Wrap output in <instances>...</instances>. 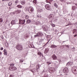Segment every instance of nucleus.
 I'll list each match as a JSON object with an SVG mask.
<instances>
[{"label":"nucleus","mask_w":77,"mask_h":77,"mask_svg":"<svg viewBox=\"0 0 77 77\" xmlns=\"http://www.w3.org/2000/svg\"><path fill=\"white\" fill-rule=\"evenodd\" d=\"M14 66V64H10V66L9 67V69L10 71H16L17 70V67Z\"/></svg>","instance_id":"obj_1"},{"label":"nucleus","mask_w":77,"mask_h":77,"mask_svg":"<svg viewBox=\"0 0 77 77\" xmlns=\"http://www.w3.org/2000/svg\"><path fill=\"white\" fill-rule=\"evenodd\" d=\"M77 66H73L72 67V72L74 74H77Z\"/></svg>","instance_id":"obj_2"},{"label":"nucleus","mask_w":77,"mask_h":77,"mask_svg":"<svg viewBox=\"0 0 77 77\" xmlns=\"http://www.w3.org/2000/svg\"><path fill=\"white\" fill-rule=\"evenodd\" d=\"M16 48V49L18 50H19V51H21V50H23V46L20 45L18 44L17 45Z\"/></svg>","instance_id":"obj_3"},{"label":"nucleus","mask_w":77,"mask_h":77,"mask_svg":"<svg viewBox=\"0 0 77 77\" xmlns=\"http://www.w3.org/2000/svg\"><path fill=\"white\" fill-rule=\"evenodd\" d=\"M45 9H47V10L48 11H50V10L51 9V6H50V5L49 4H47L45 5Z\"/></svg>","instance_id":"obj_4"},{"label":"nucleus","mask_w":77,"mask_h":77,"mask_svg":"<svg viewBox=\"0 0 77 77\" xmlns=\"http://www.w3.org/2000/svg\"><path fill=\"white\" fill-rule=\"evenodd\" d=\"M34 8L32 7H30L29 8L28 12L30 14H32V12H33Z\"/></svg>","instance_id":"obj_5"},{"label":"nucleus","mask_w":77,"mask_h":77,"mask_svg":"<svg viewBox=\"0 0 77 77\" xmlns=\"http://www.w3.org/2000/svg\"><path fill=\"white\" fill-rule=\"evenodd\" d=\"M25 22H26V20H23L19 19V24H22L23 25V24H24Z\"/></svg>","instance_id":"obj_6"},{"label":"nucleus","mask_w":77,"mask_h":77,"mask_svg":"<svg viewBox=\"0 0 77 77\" xmlns=\"http://www.w3.org/2000/svg\"><path fill=\"white\" fill-rule=\"evenodd\" d=\"M54 71V68L51 67L50 69L49 70L48 72L51 74L53 73Z\"/></svg>","instance_id":"obj_7"},{"label":"nucleus","mask_w":77,"mask_h":77,"mask_svg":"<svg viewBox=\"0 0 77 77\" xmlns=\"http://www.w3.org/2000/svg\"><path fill=\"white\" fill-rule=\"evenodd\" d=\"M63 71L64 73L65 74L68 73V69L67 67H65L63 69Z\"/></svg>","instance_id":"obj_8"},{"label":"nucleus","mask_w":77,"mask_h":77,"mask_svg":"<svg viewBox=\"0 0 77 77\" xmlns=\"http://www.w3.org/2000/svg\"><path fill=\"white\" fill-rule=\"evenodd\" d=\"M41 27L42 29H43V30H44V31H47V30H48V29H46V25H43L42 26H41Z\"/></svg>","instance_id":"obj_9"},{"label":"nucleus","mask_w":77,"mask_h":77,"mask_svg":"<svg viewBox=\"0 0 77 77\" xmlns=\"http://www.w3.org/2000/svg\"><path fill=\"white\" fill-rule=\"evenodd\" d=\"M51 58H52L53 59V60H57V56H56L55 54H53L51 57Z\"/></svg>","instance_id":"obj_10"},{"label":"nucleus","mask_w":77,"mask_h":77,"mask_svg":"<svg viewBox=\"0 0 77 77\" xmlns=\"http://www.w3.org/2000/svg\"><path fill=\"white\" fill-rule=\"evenodd\" d=\"M72 63H73L72 62H69L67 63L66 66L67 67H68L69 66H71V65H72Z\"/></svg>","instance_id":"obj_11"},{"label":"nucleus","mask_w":77,"mask_h":77,"mask_svg":"<svg viewBox=\"0 0 77 77\" xmlns=\"http://www.w3.org/2000/svg\"><path fill=\"white\" fill-rule=\"evenodd\" d=\"M53 17H54V15L53 14H50L48 17V18H49V19H52L53 18Z\"/></svg>","instance_id":"obj_12"},{"label":"nucleus","mask_w":77,"mask_h":77,"mask_svg":"<svg viewBox=\"0 0 77 77\" xmlns=\"http://www.w3.org/2000/svg\"><path fill=\"white\" fill-rule=\"evenodd\" d=\"M37 18H42V17L41 15L40 14H37V16H36Z\"/></svg>","instance_id":"obj_13"},{"label":"nucleus","mask_w":77,"mask_h":77,"mask_svg":"<svg viewBox=\"0 0 77 77\" xmlns=\"http://www.w3.org/2000/svg\"><path fill=\"white\" fill-rule=\"evenodd\" d=\"M37 54L40 57H41V56L42 57H43V54H42V53L39 51L38 52Z\"/></svg>","instance_id":"obj_14"},{"label":"nucleus","mask_w":77,"mask_h":77,"mask_svg":"<svg viewBox=\"0 0 77 77\" xmlns=\"http://www.w3.org/2000/svg\"><path fill=\"white\" fill-rule=\"evenodd\" d=\"M11 25H14V24H16V21L15 20H12L11 22Z\"/></svg>","instance_id":"obj_15"},{"label":"nucleus","mask_w":77,"mask_h":77,"mask_svg":"<svg viewBox=\"0 0 77 77\" xmlns=\"http://www.w3.org/2000/svg\"><path fill=\"white\" fill-rule=\"evenodd\" d=\"M43 35V34L41 32H39L37 33V35L38 36H42V35Z\"/></svg>","instance_id":"obj_16"},{"label":"nucleus","mask_w":77,"mask_h":77,"mask_svg":"<svg viewBox=\"0 0 77 77\" xmlns=\"http://www.w3.org/2000/svg\"><path fill=\"white\" fill-rule=\"evenodd\" d=\"M48 51H49V49L48 48L45 49L44 52L45 54H47V53H48Z\"/></svg>","instance_id":"obj_17"},{"label":"nucleus","mask_w":77,"mask_h":77,"mask_svg":"<svg viewBox=\"0 0 77 77\" xmlns=\"http://www.w3.org/2000/svg\"><path fill=\"white\" fill-rule=\"evenodd\" d=\"M57 46L55 45H52L51 46V48H57Z\"/></svg>","instance_id":"obj_18"},{"label":"nucleus","mask_w":77,"mask_h":77,"mask_svg":"<svg viewBox=\"0 0 77 77\" xmlns=\"http://www.w3.org/2000/svg\"><path fill=\"white\" fill-rule=\"evenodd\" d=\"M43 11V10L42 8L40 7V8H38V11L39 12H41L42 11Z\"/></svg>","instance_id":"obj_19"},{"label":"nucleus","mask_w":77,"mask_h":77,"mask_svg":"<svg viewBox=\"0 0 77 77\" xmlns=\"http://www.w3.org/2000/svg\"><path fill=\"white\" fill-rule=\"evenodd\" d=\"M3 51L4 52V54L5 55V56H6V55H7V54H8L7 50H6V49H5Z\"/></svg>","instance_id":"obj_20"},{"label":"nucleus","mask_w":77,"mask_h":77,"mask_svg":"<svg viewBox=\"0 0 77 77\" xmlns=\"http://www.w3.org/2000/svg\"><path fill=\"white\" fill-rule=\"evenodd\" d=\"M59 63L56 62V63L55 64V66L56 68H58V67L59 66Z\"/></svg>","instance_id":"obj_21"},{"label":"nucleus","mask_w":77,"mask_h":77,"mask_svg":"<svg viewBox=\"0 0 77 77\" xmlns=\"http://www.w3.org/2000/svg\"><path fill=\"white\" fill-rule=\"evenodd\" d=\"M31 21H32V20L30 19L27 20L26 22V24H29V23H30L31 22Z\"/></svg>","instance_id":"obj_22"},{"label":"nucleus","mask_w":77,"mask_h":77,"mask_svg":"<svg viewBox=\"0 0 77 77\" xmlns=\"http://www.w3.org/2000/svg\"><path fill=\"white\" fill-rule=\"evenodd\" d=\"M16 14H20L21 12V10H17L15 11Z\"/></svg>","instance_id":"obj_23"},{"label":"nucleus","mask_w":77,"mask_h":77,"mask_svg":"<svg viewBox=\"0 0 77 77\" xmlns=\"http://www.w3.org/2000/svg\"><path fill=\"white\" fill-rule=\"evenodd\" d=\"M53 0H46V3H48L49 4H51V2H53Z\"/></svg>","instance_id":"obj_24"},{"label":"nucleus","mask_w":77,"mask_h":77,"mask_svg":"<svg viewBox=\"0 0 77 77\" xmlns=\"http://www.w3.org/2000/svg\"><path fill=\"white\" fill-rule=\"evenodd\" d=\"M47 38L48 39H48H50H50H51V35H48L47 36Z\"/></svg>","instance_id":"obj_25"},{"label":"nucleus","mask_w":77,"mask_h":77,"mask_svg":"<svg viewBox=\"0 0 77 77\" xmlns=\"http://www.w3.org/2000/svg\"><path fill=\"white\" fill-rule=\"evenodd\" d=\"M54 6L56 8H59V6H58V5H57V4H56V3H54Z\"/></svg>","instance_id":"obj_26"},{"label":"nucleus","mask_w":77,"mask_h":77,"mask_svg":"<svg viewBox=\"0 0 77 77\" xmlns=\"http://www.w3.org/2000/svg\"><path fill=\"white\" fill-rule=\"evenodd\" d=\"M75 6H73L72 7V11H74V10H75L76 9Z\"/></svg>","instance_id":"obj_27"},{"label":"nucleus","mask_w":77,"mask_h":77,"mask_svg":"<svg viewBox=\"0 0 77 77\" xmlns=\"http://www.w3.org/2000/svg\"><path fill=\"white\" fill-rule=\"evenodd\" d=\"M17 7L18 8H23V7L21 5H17Z\"/></svg>","instance_id":"obj_28"},{"label":"nucleus","mask_w":77,"mask_h":77,"mask_svg":"<svg viewBox=\"0 0 77 77\" xmlns=\"http://www.w3.org/2000/svg\"><path fill=\"white\" fill-rule=\"evenodd\" d=\"M33 45L32 44H30L29 45V47L30 48H33Z\"/></svg>","instance_id":"obj_29"},{"label":"nucleus","mask_w":77,"mask_h":77,"mask_svg":"<svg viewBox=\"0 0 77 77\" xmlns=\"http://www.w3.org/2000/svg\"><path fill=\"white\" fill-rule=\"evenodd\" d=\"M42 19H43V20L45 21H47V18H44L43 17H42Z\"/></svg>","instance_id":"obj_30"},{"label":"nucleus","mask_w":77,"mask_h":77,"mask_svg":"<svg viewBox=\"0 0 77 77\" xmlns=\"http://www.w3.org/2000/svg\"><path fill=\"white\" fill-rule=\"evenodd\" d=\"M21 3L22 5H24L25 3H26V2H25V1H23L21 2Z\"/></svg>","instance_id":"obj_31"},{"label":"nucleus","mask_w":77,"mask_h":77,"mask_svg":"<svg viewBox=\"0 0 77 77\" xmlns=\"http://www.w3.org/2000/svg\"><path fill=\"white\" fill-rule=\"evenodd\" d=\"M41 43H42V42L40 41H39L38 42V45H41Z\"/></svg>","instance_id":"obj_32"},{"label":"nucleus","mask_w":77,"mask_h":77,"mask_svg":"<svg viewBox=\"0 0 77 77\" xmlns=\"http://www.w3.org/2000/svg\"><path fill=\"white\" fill-rule=\"evenodd\" d=\"M35 24H41V22H40L39 21H38L36 22Z\"/></svg>","instance_id":"obj_33"},{"label":"nucleus","mask_w":77,"mask_h":77,"mask_svg":"<svg viewBox=\"0 0 77 77\" xmlns=\"http://www.w3.org/2000/svg\"><path fill=\"white\" fill-rule=\"evenodd\" d=\"M29 16H28V15H25V18L26 19H29Z\"/></svg>","instance_id":"obj_34"},{"label":"nucleus","mask_w":77,"mask_h":77,"mask_svg":"<svg viewBox=\"0 0 77 77\" xmlns=\"http://www.w3.org/2000/svg\"><path fill=\"white\" fill-rule=\"evenodd\" d=\"M48 41L47 42V43L46 44H45L44 46V47H45V45H47V44H48V42H50V39H48Z\"/></svg>","instance_id":"obj_35"},{"label":"nucleus","mask_w":77,"mask_h":77,"mask_svg":"<svg viewBox=\"0 0 77 77\" xmlns=\"http://www.w3.org/2000/svg\"><path fill=\"white\" fill-rule=\"evenodd\" d=\"M24 61V60H23V59H21L20 60V63H21V62H23Z\"/></svg>","instance_id":"obj_36"},{"label":"nucleus","mask_w":77,"mask_h":77,"mask_svg":"<svg viewBox=\"0 0 77 77\" xmlns=\"http://www.w3.org/2000/svg\"><path fill=\"white\" fill-rule=\"evenodd\" d=\"M72 51H75V47H73V48H72Z\"/></svg>","instance_id":"obj_37"},{"label":"nucleus","mask_w":77,"mask_h":77,"mask_svg":"<svg viewBox=\"0 0 77 77\" xmlns=\"http://www.w3.org/2000/svg\"><path fill=\"white\" fill-rule=\"evenodd\" d=\"M12 2H10L8 4V6H11V5H12Z\"/></svg>","instance_id":"obj_38"},{"label":"nucleus","mask_w":77,"mask_h":77,"mask_svg":"<svg viewBox=\"0 0 77 77\" xmlns=\"http://www.w3.org/2000/svg\"><path fill=\"white\" fill-rule=\"evenodd\" d=\"M51 25L52 26V27H55V26L54 24L53 23H51Z\"/></svg>","instance_id":"obj_39"},{"label":"nucleus","mask_w":77,"mask_h":77,"mask_svg":"<svg viewBox=\"0 0 77 77\" xmlns=\"http://www.w3.org/2000/svg\"><path fill=\"white\" fill-rule=\"evenodd\" d=\"M3 19L2 18H0V23H2L3 22Z\"/></svg>","instance_id":"obj_40"},{"label":"nucleus","mask_w":77,"mask_h":77,"mask_svg":"<svg viewBox=\"0 0 77 77\" xmlns=\"http://www.w3.org/2000/svg\"><path fill=\"white\" fill-rule=\"evenodd\" d=\"M33 2V3H35V4H36V0H34Z\"/></svg>","instance_id":"obj_41"},{"label":"nucleus","mask_w":77,"mask_h":77,"mask_svg":"<svg viewBox=\"0 0 77 77\" xmlns=\"http://www.w3.org/2000/svg\"><path fill=\"white\" fill-rule=\"evenodd\" d=\"M37 67H38L37 68H38V69L40 67V64H38L37 65Z\"/></svg>","instance_id":"obj_42"},{"label":"nucleus","mask_w":77,"mask_h":77,"mask_svg":"<svg viewBox=\"0 0 77 77\" xmlns=\"http://www.w3.org/2000/svg\"><path fill=\"white\" fill-rule=\"evenodd\" d=\"M12 14H13V15H14V14H16V11H14V12H12L11 13Z\"/></svg>","instance_id":"obj_43"},{"label":"nucleus","mask_w":77,"mask_h":77,"mask_svg":"<svg viewBox=\"0 0 77 77\" xmlns=\"http://www.w3.org/2000/svg\"><path fill=\"white\" fill-rule=\"evenodd\" d=\"M27 69H22V71H26V70H27Z\"/></svg>","instance_id":"obj_44"},{"label":"nucleus","mask_w":77,"mask_h":77,"mask_svg":"<svg viewBox=\"0 0 77 77\" xmlns=\"http://www.w3.org/2000/svg\"><path fill=\"white\" fill-rule=\"evenodd\" d=\"M26 11H29V8L27 7L26 8Z\"/></svg>","instance_id":"obj_45"},{"label":"nucleus","mask_w":77,"mask_h":77,"mask_svg":"<svg viewBox=\"0 0 77 77\" xmlns=\"http://www.w3.org/2000/svg\"><path fill=\"white\" fill-rule=\"evenodd\" d=\"M57 19H54V21H55V22H57Z\"/></svg>","instance_id":"obj_46"},{"label":"nucleus","mask_w":77,"mask_h":77,"mask_svg":"<svg viewBox=\"0 0 77 77\" xmlns=\"http://www.w3.org/2000/svg\"><path fill=\"white\" fill-rule=\"evenodd\" d=\"M39 69L38 68H37L36 69V70H35V72H38V70Z\"/></svg>","instance_id":"obj_47"},{"label":"nucleus","mask_w":77,"mask_h":77,"mask_svg":"<svg viewBox=\"0 0 77 77\" xmlns=\"http://www.w3.org/2000/svg\"><path fill=\"white\" fill-rule=\"evenodd\" d=\"M47 63H48V65H50V64H51V63L50 62H47Z\"/></svg>","instance_id":"obj_48"},{"label":"nucleus","mask_w":77,"mask_h":77,"mask_svg":"<svg viewBox=\"0 0 77 77\" xmlns=\"http://www.w3.org/2000/svg\"><path fill=\"white\" fill-rule=\"evenodd\" d=\"M77 29H74V32H77Z\"/></svg>","instance_id":"obj_49"},{"label":"nucleus","mask_w":77,"mask_h":77,"mask_svg":"<svg viewBox=\"0 0 77 77\" xmlns=\"http://www.w3.org/2000/svg\"><path fill=\"white\" fill-rule=\"evenodd\" d=\"M17 3H18V0H16L15 1V3L16 4H17Z\"/></svg>","instance_id":"obj_50"},{"label":"nucleus","mask_w":77,"mask_h":77,"mask_svg":"<svg viewBox=\"0 0 77 77\" xmlns=\"http://www.w3.org/2000/svg\"><path fill=\"white\" fill-rule=\"evenodd\" d=\"M59 1H60V2H62V3H63V2H64V0H60Z\"/></svg>","instance_id":"obj_51"},{"label":"nucleus","mask_w":77,"mask_h":77,"mask_svg":"<svg viewBox=\"0 0 77 77\" xmlns=\"http://www.w3.org/2000/svg\"><path fill=\"white\" fill-rule=\"evenodd\" d=\"M30 71L32 72V73H34V72H34L33 70V69H31L30 70Z\"/></svg>","instance_id":"obj_52"},{"label":"nucleus","mask_w":77,"mask_h":77,"mask_svg":"<svg viewBox=\"0 0 77 77\" xmlns=\"http://www.w3.org/2000/svg\"><path fill=\"white\" fill-rule=\"evenodd\" d=\"M65 47H66L67 48H69V46L68 45H65Z\"/></svg>","instance_id":"obj_53"},{"label":"nucleus","mask_w":77,"mask_h":77,"mask_svg":"<svg viewBox=\"0 0 77 77\" xmlns=\"http://www.w3.org/2000/svg\"><path fill=\"white\" fill-rule=\"evenodd\" d=\"M43 4H44V3H43V2L41 3H40V5H42V6H43Z\"/></svg>","instance_id":"obj_54"},{"label":"nucleus","mask_w":77,"mask_h":77,"mask_svg":"<svg viewBox=\"0 0 77 77\" xmlns=\"http://www.w3.org/2000/svg\"><path fill=\"white\" fill-rule=\"evenodd\" d=\"M44 77H48V76L47 75H44Z\"/></svg>","instance_id":"obj_55"},{"label":"nucleus","mask_w":77,"mask_h":77,"mask_svg":"<svg viewBox=\"0 0 77 77\" xmlns=\"http://www.w3.org/2000/svg\"><path fill=\"white\" fill-rule=\"evenodd\" d=\"M0 50H3V47L1 48Z\"/></svg>","instance_id":"obj_56"},{"label":"nucleus","mask_w":77,"mask_h":77,"mask_svg":"<svg viewBox=\"0 0 77 77\" xmlns=\"http://www.w3.org/2000/svg\"><path fill=\"white\" fill-rule=\"evenodd\" d=\"M1 38H2V39H3L4 38H3V36L2 35H1Z\"/></svg>","instance_id":"obj_57"},{"label":"nucleus","mask_w":77,"mask_h":77,"mask_svg":"<svg viewBox=\"0 0 77 77\" xmlns=\"http://www.w3.org/2000/svg\"><path fill=\"white\" fill-rule=\"evenodd\" d=\"M62 70H60V71H59V73H62Z\"/></svg>","instance_id":"obj_58"},{"label":"nucleus","mask_w":77,"mask_h":77,"mask_svg":"<svg viewBox=\"0 0 77 77\" xmlns=\"http://www.w3.org/2000/svg\"><path fill=\"white\" fill-rule=\"evenodd\" d=\"M53 64H54L55 65V64H56V61H54L53 63Z\"/></svg>","instance_id":"obj_59"},{"label":"nucleus","mask_w":77,"mask_h":77,"mask_svg":"<svg viewBox=\"0 0 77 77\" xmlns=\"http://www.w3.org/2000/svg\"><path fill=\"white\" fill-rule=\"evenodd\" d=\"M9 77H14V76H13L12 75H10Z\"/></svg>","instance_id":"obj_60"},{"label":"nucleus","mask_w":77,"mask_h":77,"mask_svg":"<svg viewBox=\"0 0 77 77\" xmlns=\"http://www.w3.org/2000/svg\"><path fill=\"white\" fill-rule=\"evenodd\" d=\"M34 36H35V37H36V36H38V35H37V34L36 35H34Z\"/></svg>","instance_id":"obj_61"},{"label":"nucleus","mask_w":77,"mask_h":77,"mask_svg":"<svg viewBox=\"0 0 77 77\" xmlns=\"http://www.w3.org/2000/svg\"><path fill=\"white\" fill-rule=\"evenodd\" d=\"M77 36V34H75V35L74 36V37H76V36Z\"/></svg>","instance_id":"obj_62"},{"label":"nucleus","mask_w":77,"mask_h":77,"mask_svg":"<svg viewBox=\"0 0 77 77\" xmlns=\"http://www.w3.org/2000/svg\"><path fill=\"white\" fill-rule=\"evenodd\" d=\"M50 23H52V20H50L49 21Z\"/></svg>","instance_id":"obj_63"},{"label":"nucleus","mask_w":77,"mask_h":77,"mask_svg":"<svg viewBox=\"0 0 77 77\" xmlns=\"http://www.w3.org/2000/svg\"><path fill=\"white\" fill-rule=\"evenodd\" d=\"M55 32H57V30H55Z\"/></svg>","instance_id":"obj_64"}]
</instances>
